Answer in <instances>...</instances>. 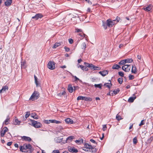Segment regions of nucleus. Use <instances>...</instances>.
<instances>
[{
	"label": "nucleus",
	"mask_w": 153,
	"mask_h": 153,
	"mask_svg": "<svg viewBox=\"0 0 153 153\" xmlns=\"http://www.w3.org/2000/svg\"><path fill=\"white\" fill-rule=\"evenodd\" d=\"M120 20V18L117 17L116 19L113 20H111V19H108L106 20V22L108 24V27H111L119 22Z\"/></svg>",
	"instance_id": "1"
},
{
	"label": "nucleus",
	"mask_w": 153,
	"mask_h": 153,
	"mask_svg": "<svg viewBox=\"0 0 153 153\" xmlns=\"http://www.w3.org/2000/svg\"><path fill=\"white\" fill-rule=\"evenodd\" d=\"M19 148L20 151L22 152H26V151L27 149H29V150H31L32 148V146L30 144L28 145L25 144L23 146H20Z\"/></svg>",
	"instance_id": "2"
},
{
	"label": "nucleus",
	"mask_w": 153,
	"mask_h": 153,
	"mask_svg": "<svg viewBox=\"0 0 153 153\" xmlns=\"http://www.w3.org/2000/svg\"><path fill=\"white\" fill-rule=\"evenodd\" d=\"M83 149L85 151H89L92 152H95L96 151V149L94 148L93 147L87 143L85 144L84 147Z\"/></svg>",
	"instance_id": "3"
},
{
	"label": "nucleus",
	"mask_w": 153,
	"mask_h": 153,
	"mask_svg": "<svg viewBox=\"0 0 153 153\" xmlns=\"http://www.w3.org/2000/svg\"><path fill=\"white\" fill-rule=\"evenodd\" d=\"M30 121H31V125L35 128H40L42 126V125L40 123L34 120L30 119Z\"/></svg>",
	"instance_id": "4"
},
{
	"label": "nucleus",
	"mask_w": 153,
	"mask_h": 153,
	"mask_svg": "<svg viewBox=\"0 0 153 153\" xmlns=\"http://www.w3.org/2000/svg\"><path fill=\"white\" fill-rule=\"evenodd\" d=\"M39 93L36 91H34L31 97L30 98V100H32L37 99L39 97Z\"/></svg>",
	"instance_id": "5"
},
{
	"label": "nucleus",
	"mask_w": 153,
	"mask_h": 153,
	"mask_svg": "<svg viewBox=\"0 0 153 153\" xmlns=\"http://www.w3.org/2000/svg\"><path fill=\"white\" fill-rule=\"evenodd\" d=\"M47 67L48 68L51 70H53L55 68L54 62L52 61H49L48 63Z\"/></svg>",
	"instance_id": "6"
},
{
	"label": "nucleus",
	"mask_w": 153,
	"mask_h": 153,
	"mask_svg": "<svg viewBox=\"0 0 153 153\" xmlns=\"http://www.w3.org/2000/svg\"><path fill=\"white\" fill-rule=\"evenodd\" d=\"M131 68V65H125L122 67V69L126 72H129Z\"/></svg>",
	"instance_id": "7"
},
{
	"label": "nucleus",
	"mask_w": 153,
	"mask_h": 153,
	"mask_svg": "<svg viewBox=\"0 0 153 153\" xmlns=\"http://www.w3.org/2000/svg\"><path fill=\"white\" fill-rule=\"evenodd\" d=\"M68 151L72 153H77L78 150L74 147H68Z\"/></svg>",
	"instance_id": "8"
},
{
	"label": "nucleus",
	"mask_w": 153,
	"mask_h": 153,
	"mask_svg": "<svg viewBox=\"0 0 153 153\" xmlns=\"http://www.w3.org/2000/svg\"><path fill=\"white\" fill-rule=\"evenodd\" d=\"M43 16L41 13H38L36 14L34 16H33L32 19H34L35 20H37L39 18H41Z\"/></svg>",
	"instance_id": "9"
},
{
	"label": "nucleus",
	"mask_w": 153,
	"mask_h": 153,
	"mask_svg": "<svg viewBox=\"0 0 153 153\" xmlns=\"http://www.w3.org/2000/svg\"><path fill=\"white\" fill-rule=\"evenodd\" d=\"M101 74L102 76H104L107 75L108 73V71L107 70H105L103 71H100L98 73Z\"/></svg>",
	"instance_id": "10"
},
{
	"label": "nucleus",
	"mask_w": 153,
	"mask_h": 153,
	"mask_svg": "<svg viewBox=\"0 0 153 153\" xmlns=\"http://www.w3.org/2000/svg\"><path fill=\"white\" fill-rule=\"evenodd\" d=\"M8 88L7 86L5 85L3 86L2 89L0 90V94L5 92L6 90H8Z\"/></svg>",
	"instance_id": "11"
},
{
	"label": "nucleus",
	"mask_w": 153,
	"mask_h": 153,
	"mask_svg": "<svg viewBox=\"0 0 153 153\" xmlns=\"http://www.w3.org/2000/svg\"><path fill=\"white\" fill-rule=\"evenodd\" d=\"M12 0H6L4 3L5 5L8 7L12 3Z\"/></svg>",
	"instance_id": "12"
},
{
	"label": "nucleus",
	"mask_w": 153,
	"mask_h": 153,
	"mask_svg": "<svg viewBox=\"0 0 153 153\" xmlns=\"http://www.w3.org/2000/svg\"><path fill=\"white\" fill-rule=\"evenodd\" d=\"M22 138L23 140H25L29 142H30L31 140V139L30 137L25 136L22 137Z\"/></svg>",
	"instance_id": "13"
},
{
	"label": "nucleus",
	"mask_w": 153,
	"mask_h": 153,
	"mask_svg": "<svg viewBox=\"0 0 153 153\" xmlns=\"http://www.w3.org/2000/svg\"><path fill=\"white\" fill-rule=\"evenodd\" d=\"M65 121L66 123L69 124H72L73 123V120L69 118L66 119Z\"/></svg>",
	"instance_id": "14"
},
{
	"label": "nucleus",
	"mask_w": 153,
	"mask_h": 153,
	"mask_svg": "<svg viewBox=\"0 0 153 153\" xmlns=\"http://www.w3.org/2000/svg\"><path fill=\"white\" fill-rule=\"evenodd\" d=\"M136 98L135 94H133V97H130L128 99V101L129 102H132Z\"/></svg>",
	"instance_id": "15"
},
{
	"label": "nucleus",
	"mask_w": 153,
	"mask_h": 153,
	"mask_svg": "<svg viewBox=\"0 0 153 153\" xmlns=\"http://www.w3.org/2000/svg\"><path fill=\"white\" fill-rule=\"evenodd\" d=\"M30 116L35 119H37L39 118L38 116L36 114L35 112L31 113L30 114Z\"/></svg>",
	"instance_id": "16"
},
{
	"label": "nucleus",
	"mask_w": 153,
	"mask_h": 153,
	"mask_svg": "<svg viewBox=\"0 0 153 153\" xmlns=\"http://www.w3.org/2000/svg\"><path fill=\"white\" fill-rule=\"evenodd\" d=\"M68 90L70 93L72 92L73 91H74V88H73L71 84H69L68 85Z\"/></svg>",
	"instance_id": "17"
},
{
	"label": "nucleus",
	"mask_w": 153,
	"mask_h": 153,
	"mask_svg": "<svg viewBox=\"0 0 153 153\" xmlns=\"http://www.w3.org/2000/svg\"><path fill=\"white\" fill-rule=\"evenodd\" d=\"M152 8V6L151 5H149L146 8H143V9L145 11H150Z\"/></svg>",
	"instance_id": "18"
},
{
	"label": "nucleus",
	"mask_w": 153,
	"mask_h": 153,
	"mask_svg": "<svg viewBox=\"0 0 153 153\" xmlns=\"http://www.w3.org/2000/svg\"><path fill=\"white\" fill-rule=\"evenodd\" d=\"M131 72L132 73H134V74H136L137 73V69L136 67L135 66H132Z\"/></svg>",
	"instance_id": "19"
},
{
	"label": "nucleus",
	"mask_w": 153,
	"mask_h": 153,
	"mask_svg": "<svg viewBox=\"0 0 153 153\" xmlns=\"http://www.w3.org/2000/svg\"><path fill=\"white\" fill-rule=\"evenodd\" d=\"M13 122L14 123V124L16 125H19L21 122L20 121H19L17 118L16 117L15 118V121Z\"/></svg>",
	"instance_id": "20"
},
{
	"label": "nucleus",
	"mask_w": 153,
	"mask_h": 153,
	"mask_svg": "<svg viewBox=\"0 0 153 153\" xmlns=\"http://www.w3.org/2000/svg\"><path fill=\"white\" fill-rule=\"evenodd\" d=\"M81 69L83 70H85L86 71L88 70V68L86 67L85 66H83L82 65H79V66Z\"/></svg>",
	"instance_id": "21"
},
{
	"label": "nucleus",
	"mask_w": 153,
	"mask_h": 153,
	"mask_svg": "<svg viewBox=\"0 0 153 153\" xmlns=\"http://www.w3.org/2000/svg\"><path fill=\"white\" fill-rule=\"evenodd\" d=\"M111 85L112 84H111V82H110L104 84V86L107 87H108L109 88H110L111 86Z\"/></svg>",
	"instance_id": "22"
},
{
	"label": "nucleus",
	"mask_w": 153,
	"mask_h": 153,
	"mask_svg": "<svg viewBox=\"0 0 153 153\" xmlns=\"http://www.w3.org/2000/svg\"><path fill=\"white\" fill-rule=\"evenodd\" d=\"M120 91V90L119 89H117L114 90L113 91V93H111V95L113 96V94L114 95H116Z\"/></svg>",
	"instance_id": "23"
},
{
	"label": "nucleus",
	"mask_w": 153,
	"mask_h": 153,
	"mask_svg": "<svg viewBox=\"0 0 153 153\" xmlns=\"http://www.w3.org/2000/svg\"><path fill=\"white\" fill-rule=\"evenodd\" d=\"M61 45L60 43L57 42L53 46L52 48H56L57 47Z\"/></svg>",
	"instance_id": "24"
},
{
	"label": "nucleus",
	"mask_w": 153,
	"mask_h": 153,
	"mask_svg": "<svg viewBox=\"0 0 153 153\" xmlns=\"http://www.w3.org/2000/svg\"><path fill=\"white\" fill-rule=\"evenodd\" d=\"M102 26L103 27L104 29L105 30L107 29L108 26V24L106 22H103L102 23Z\"/></svg>",
	"instance_id": "25"
},
{
	"label": "nucleus",
	"mask_w": 153,
	"mask_h": 153,
	"mask_svg": "<svg viewBox=\"0 0 153 153\" xmlns=\"http://www.w3.org/2000/svg\"><path fill=\"white\" fill-rule=\"evenodd\" d=\"M120 68V67L119 65L117 64L114 65L112 67V68L113 69H117Z\"/></svg>",
	"instance_id": "26"
},
{
	"label": "nucleus",
	"mask_w": 153,
	"mask_h": 153,
	"mask_svg": "<svg viewBox=\"0 0 153 153\" xmlns=\"http://www.w3.org/2000/svg\"><path fill=\"white\" fill-rule=\"evenodd\" d=\"M125 60L126 62V63H131L133 61V59H125Z\"/></svg>",
	"instance_id": "27"
},
{
	"label": "nucleus",
	"mask_w": 153,
	"mask_h": 153,
	"mask_svg": "<svg viewBox=\"0 0 153 153\" xmlns=\"http://www.w3.org/2000/svg\"><path fill=\"white\" fill-rule=\"evenodd\" d=\"M34 79H35V82L36 84V86L37 87L38 86V81H37V78L36 76L35 75H34Z\"/></svg>",
	"instance_id": "28"
},
{
	"label": "nucleus",
	"mask_w": 153,
	"mask_h": 153,
	"mask_svg": "<svg viewBox=\"0 0 153 153\" xmlns=\"http://www.w3.org/2000/svg\"><path fill=\"white\" fill-rule=\"evenodd\" d=\"M10 118L8 117H8L6 119V120L4 121L3 123H5V125H7L8 124L9 121H10Z\"/></svg>",
	"instance_id": "29"
},
{
	"label": "nucleus",
	"mask_w": 153,
	"mask_h": 153,
	"mask_svg": "<svg viewBox=\"0 0 153 153\" xmlns=\"http://www.w3.org/2000/svg\"><path fill=\"white\" fill-rule=\"evenodd\" d=\"M84 100L87 101H90L92 100V99L89 97H84Z\"/></svg>",
	"instance_id": "30"
},
{
	"label": "nucleus",
	"mask_w": 153,
	"mask_h": 153,
	"mask_svg": "<svg viewBox=\"0 0 153 153\" xmlns=\"http://www.w3.org/2000/svg\"><path fill=\"white\" fill-rule=\"evenodd\" d=\"M52 121L51 123H55L56 124H59L61 123L60 121H57L54 120H52Z\"/></svg>",
	"instance_id": "31"
},
{
	"label": "nucleus",
	"mask_w": 153,
	"mask_h": 153,
	"mask_svg": "<svg viewBox=\"0 0 153 153\" xmlns=\"http://www.w3.org/2000/svg\"><path fill=\"white\" fill-rule=\"evenodd\" d=\"M74 138V136H70L68 137L66 139V140L68 141V140L70 141H71Z\"/></svg>",
	"instance_id": "32"
},
{
	"label": "nucleus",
	"mask_w": 153,
	"mask_h": 153,
	"mask_svg": "<svg viewBox=\"0 0 153 153\" xmlns=\"http://www.w3.org/2000/svg\"><path fill=\"white\" fill-rule=\"evenodd\" d=\"M84 64L86 67H87L89 68L91 66V65H92V64H89L87 62H85Z\"/></svg>",
	"instance_id": "33"
},
{
	"label": "nucleus",
	"mask_w": 153,
	"mask_h": 153,
	"mask_svg": "<svg viewBox=\"0 0 153 153\" xmlns=\"http://www.w3.org/2000/svg\"><path fill=\"white\" fill-rule=\"evenodd\" d=\"M126 63V62L125 59L121 61L119 63V64L121 65H124Z\"/></svg>",
	"instance_id": "34"
},
{
	"label": "nucleus",
	"mask_w": 153,
	"mask_h": 153,
	"mask_svg": "<svg viewBox=\"0 0 153 153\" xmlns=\"http://www.w3.org/2000/svg\"><path fill=\"white\" fill-rule=\"evenodd\" d=\"M84 97H83L81 96H79L77 98V100H84Z\"/></svg>",
	"instance_id": "35"
},
{
	"label": "nucleus",
	"mask_w": 153,
	"mask_h": 153,
	"mask_svg": "<svg viewBox=\"0 0 153 153\" xmlns=\"http://www.w3.org/2000/svg\"><path fill=\"white\" fill-rule=\"evenodd\" d=\"M86 45L85 42H83L81 45V48L82 49H85L86 48Z\"/></svg>",
	"instance_id": "36"
},
{
	"label": "nucleus",
	"mask_w": 153,
	"mask_h": 153,
	"mask_svg": "<svg viewBox=\"0 0 153 153\" xmlns=\"http://www.w3.org/2000/svg\"><path fill=\"white\" fill-rule=\"evenodd\" d=\"M52 121V120H45L43 121L44 123H45L49 124L50 123H51V121Z\"/></svg>",
	"instance_id": "37"
},
{
	"label": "nucleus",
	"mask_w": 153,
	"mask_h": 153,
	"mask_svg": "<svg viewBox=\"0 0 153 153\" xmlns=\"http://www.w3.org/2000/svg\"><path fill=\"white\" fill-rule=\"evenodd\" d=\"M137 138L136 137H134L133 140V143L134 144H136L137 143Z\"/></svg>",
	"instance_id": "38"
},
{
	"label": "nucleus",
	"mask_w": 153,
	"mask_h": 153,
	"mask_svg": "<svg viewBox=\"0 0 153 153\" xmlns=\"http://www.w3.org/2000/svg\"><path fill=\"white\" fill-rule=\"evenodd\" d=\"M116 119L118 120H120L122 119L121 117L118 114H117L116 116Z\"/></svg>",
	"instance_id": "39"
},
{
	"label": "nucleus",
	"mask_w": 153,
	"mask_h": 153,
	"mask_svg": "<svg viewBox=\"0 0 153 153\" xmlns=\"http://www.w3.org/2000/svg\"><path fill=\"white\" fill-rule=\"evenodd\" d=\"M118 81L120 84H121L123 82L122 78H119L118 79Z\"/></svg>",
	"instance_id": "40"
},
{
	"label": "nucleus",
	"mask_w": 153,
	"mask_h": 153,
	"mask_svg": "<svg viewBox=\"0 0 153 153\" xmlns=\"http://www.w3.org/2000/svg\"><path fill=\"white\" fill-rule=\"evenodd\" d=\"M62 138H61L60 137H58L56 140V141L57 143H60L61 142L62 140Z\"/></svg>",
	"instance_id": "41"
},
{
	"label": "nucleus",
	"mask_w": 153,
	"mask_h": 153,
	"mask_svg": "<svg viewBox=\"0 0 153 153\" xmlns=\"http://www.w3.org/2000/svg\"><path fill=\"white\" fill-rule=\"evenodd\" d=\"M30 115V112H26V114L25 115V117L26 119L27 117H28Z\"/></svg>",
	"instance_id": "42"
},
{
	"label": "nucleus",
	"mask_w": 153,
	"mask_h": 153,
	"mask_svg": "<svg viewBox=\"0 0 153 153\" xmlns=\"http://www.w3.org/2000/svg\"><path fill=\"white\" fill-rule=\"evenodd\" d=\"M118 74L120 76L122 77H123L124 75L123 72H121V71L119 72H118Z\"/></svg>",
	"instance_id": "43"
},
{
	"label": "nucleus",
	"mask_w": 153,
	"mask_h": 153,
	"mask_svg": "<svg viewBox=\"0 0 153 153\" xmlns=\"http://www.w3.org/2000/svg\"><path fill=\"white\" fill-rule=\"evenodd\" d=\"M5 133H4V131H3V130L1 131L0 134L1 137H3L4 136Z\"/></svg>",
	"instance_id": "44"
},
{
	"label": "nucleus",
	"mask_w": 153,
	"mask_h": 153,
	"mask_svg": "<svg viewBox=\"0 0 153 153\" xmlns=\"http://www.w3.org/2000/svg\"><path fill=\"white\" fill-rule=\"evenodd\" d=\"M129 78L130 80H132L134 78V76L131 75H130L129 76Z\"/></svg>",
	"instance_id": "45"
},
{
	"label": "nucleus",
	"mask_w": 153,
	"mask_h": 153,
	"mask_svg": "<svg viewBox=\"0 0 153 153\" xmlns=\"http://www.w3.org/2000/svg\"><path fill=\"white\" fill-rule=\"evenodd\" d=\"M90 68L92 70H95L96 67L95 65H94L92 64V65H91Z\"/></svg>",
	"instance_id": "46"
},
{
	"label": "nucleus",
	"mask_w": 153,
	"mask_h": 153,
	"mask_svg": "<svg viewBox=\"0 0 153 153\" xmlns=\"http://www.w3.org/2000/svg\"><path fill=\"white\" fill-rule=\"evenodd\" d=\"M66 93L65 91H63L62 93H60L58 94L59 96H61L62 95H65V94Z\"/></svg>",
	"instance_id": "47"
},
{
	"label": "nucleus",
	"mask_w": 153,
	"mask_h": 153,
	"mask_svg": "<svg viewBox=\"0 0 153 153\" xmlns=\"http://www.w3.org/2000/svg\"><path fill=\"white\" fill-rule=\"evenodd\" d=\"M102 86V84H96V88H101V87Z\"/></svg>",
	"instance_id": "48"
},
{
	"label": "nucleus",
	"mask_w": 153,
	"mask_h": 153,
	"mask_svg": "<svg viewBox=\"0 0 153 153\" xmlns=\"http://www.w3.org/2000/svg\"><path fill=\"white\" fill-rule=\"evenodd\" d=\"M64 48L65 50V51L67 52H68L70 51V49L68 48H67L66 47V46H65Z\"/></svg>",
	"instance_id": "49"
},
{
	"label": "nucleus",
	"mask_w": 153,
	"mask_h": 153,
	"mask_svg": "<svg viewBox=\"0 0 153 153\" xmlns=\"http://www.w3.org/2000/svg\"><path fill=\"white\" fill-rule=\"evenodd\" d=\"M144 121V120H142L141 121L140 123L139 124V126H141L144 124V123L143 122Z\"/></svg>",
	"instance_id": "50"
},
{
	"label": "nucleus",
	"mask_w": 153,
	"mask_h": 153,
	"mask_svg": "<svg viewBox=\"0 0 153 153\" xmlns=\"http://www.w3.org/2000/svg\"><path fill=\"white\" fill-rule=\"evenodd\" d=\"M74 78L75 79V81L78 80L80 82H81L82 81L81 80L79 79L76 76H74Z\"/></svg>",
	"instance_id": "51"
},
{
	"label": "nucleus",
	"mask_w": 153,
	"mask_h": 153,
	"mask_svg": "<svg viewBox=\"0 0 153 153\" xmlns=\"http://www.w3.org/2000/svg\"><path fill=\"white\" fill-rule=\"evenodd\" d=\"M3 130H4V133H5L7 131V130H8V128H7V127H4V128H3Z\"/></svg>",
	"instance_id": "52"
},
{
	"label": "nucleus",
	"mask_w": 153,
	"mask_h": 153,
	"mask_svg": "<svg viewBox=\"0 0 153 153\" xmlns=\"http://www.w3.org/2000/svg\"><path fill=\"white\" fill-rule=\"evenodd\" d=\"M69 43L70 44H72L73 42V40L71 39H68Z\"/></svg>",
	"instance_id": "53"
},
{
	"label": "nucleus",
	"mask_w": 153,
	"mask_h": 153,
	"mask_svg": "<svg viewBox=\"0 0 153 153\" xmlns=\"http://www.w3.org/2000/svg\"><path fill=\"white\" fill-rule=\"evenodd\" d=\"M74 91L78 90L79 88V87L78 86H74Z\"/></svg>",
	"instance_id": "54"
},
{
	"label": "nucleus",
	"mask_w": 153,
	"mask_h": 153,
	"mask_svg": "<svg viewBox=\"0 0 153 153\" xmlns=\"http://www.w3.org/2000/svg\"><path fill=\"white\" fill-rule=\"evenodd\" d=\"M52 153H59V152L58 150H53Z\"/></svg>",
	"instance_id": "55"
},
{
	"label": "nucleus",
	"mask_w": 153,
	"mask_h": 153,
	"mask_svg": "<svg viewBox=\"0 0 153 153\" xmlns=\"http://www.w3.org/2000/svg\"><path fill=\"white\" fill-rule=\"evenodd\" d=\"M75 142L76 143H77L78 144H80L81 143V140H76L75 141Z\"/></svg>",
	"instance_id": "56"
},
{
	"label": "nucleus",
	"mask_w": 153,
	"mask_h": 153,
	"mask_svg": "<svg viewBox=\"0 0 153 153\" xmlns=\"http://www.w3.org/2000/svg\"><path fill=\"white\" fill-rule=\"evenodd\" d=\"M79 35L82 37H85V35L84 33H79Z\"/></svg>",
	"instance_id": "57"
},
{
	"label": "nucleus",
	"mask_w": 153,
	"mask_h": 153,
	"mask_svg": "<svg viewBox=\"0 0 153 153\" xmlns=\"http://www.w3.org/2000/svg\"><path fill=\"white\" fill-rule=\"evenodd\" d=\"M106 125H104L103 126L102 129L103 131H105L106 130Z\"/></svg>",
	"instance_id": "58"
},
{
	"label": "nucleus",
	"mask_w": 153,
	"mask_h": 153,
	"mask_svg": "<svg viewBox=\"0 0 153 153\" xmlns=\"http://www.w3.org/2000/svg\"><path fill=\"white\" fill-rule=\"evenodd\" d=\"M12 143V142H8V143L7 144V146H10L11 145Z\"/></svg>",
	"instance_id": "59"
},
{
	"label": "nucleus",
	"mask_w": 153,
	"mask_h": 153,
	"mask_svg": "<svg viewBox=\"0 0 153 153\" xmlns=\"http://www.w3.org/2000/svg\"><path fill=\"white\" fill-rule=\"evenodd\" d=\"M90 141L93 143H95V140H93V139H91L90 140Z\"/></svg>",
	"instance_id": "60"
},
{
	"label": "nucleus",
	"mask_w": 153,
	"mask_h": 153,
	"mask_svg": "<svg viewBox=\"0 0 153 153\" xmlns=\"http://www.w3.org/2000/svg\"><path fill=\"white\" fill-rule=\"evenodd\" d=\"M76 31L78 33H79L80 32H82V30L81 29H77V30Z\"/></svg>",
	"instance_id": "61"
},
{
	"label": "nucleus",
	"mask_w": 153,
	"mask_h": 153,
	"mask_svg": "<svg viewBox=\"0 0 153 153\" xmlns=\"http://www.w3.org/2000/svg\"><path fill=\"white\" fill-rule=\"evenodd\" d=\"M95 80L96 79H95V78H93L91 79V81L93 82H95Z\"/></svg>",
	"instance_id": "62"
},
{
	"label": "nucleus",
	"mask_w": 153,
	"mask_h": 153,
	"mask_svg": "<svg viewBox=\"0 0 153 153\" xmlns=\"http://www.w3.org/2000/svg\"><path fill=\"white\" fill-rule=\"evenodd\" d=\"M14 146L16 148H18L19 147V145L17 143H15L14 144Z\"/></svg>",
	"instance_id": "63"
},
{
	"label": "nucleus",
	"mask_w": 153,
	"mask_h": 153,
	"mask_svg": "<svg viewBox=\"0 0 153 153\" xmlns=\"http://www.w3.org/2000/svg\"><path fill=\"white\" fill-rule=\"evenodd\" d=\"M137 58L139 60H140L141 59V57L140 56L138 55L137 56Z\"/></svg>",
	"instance_id": "64"
}]
</instances>
